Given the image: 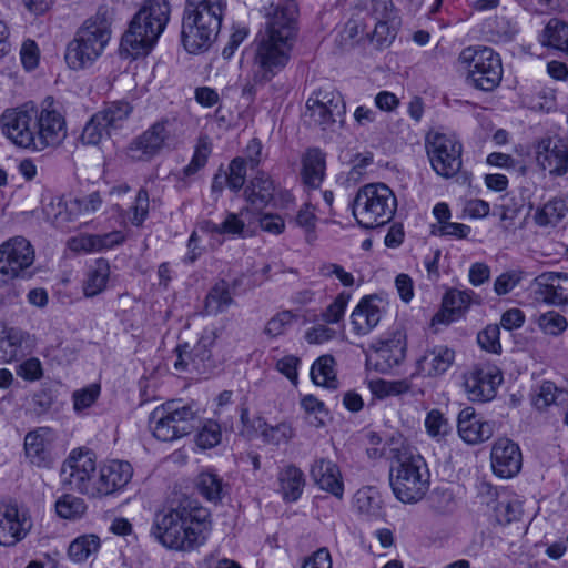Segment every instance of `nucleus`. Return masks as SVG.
Instances as JSON below:
<instances>
[{
	"mask_svg": "<svg viewBox=\"0 0 568 568\" xmlns=\"http://www.w3.org/2000/svg\"><path fill=\"white\" fill-rule=\"evenodd\" d=\"M459 62L467 72V81L476 89L491 91L501 81V60L491 48L468 47L462 51Z\"/></svg>",
	"mask_w": 568,
	"mask_h": 568,
	"instance_id": "9d476101",
	"label": "nucleus"
},
{
	"mask_svg": "<svg viewBox=\"0 0 568 568\" xmlns=\"http://www.w3.org/2000/svg\"><path fill=\"white\" fill-rule=\"evenodd\" d=\"M170 122L161 120L132 140L128 146V156L133 161H150L163 149L170 136Z\"/></svg>",
	"mask_w": 568,
	"mask_h": 568,
	"instance_id": "aec40b11",
	"label": "nucleus"
},
{
	"mask_svg": "<svg viewBox=\"0 0 568 568\" xmlns=\"http://www.w3.org/2000/svg\"><path fill=\"white\" fill-rule=\"evenodd\" d=\"M471 291L450 290L443 297L442 306L444 315L447 314L446 322H452L468 308L471 302Z\"/></svg>",
	"mask_w": 568,
	"mask_h": 568,
	"instance_id": "c03bdc74",
	"label": "nucleus"
},
{
	"mask_svg": "<svg viewBox=\"0 0 568 568\" xmlns=\"http://www.w3.org/2000/svg\"><path fill=\"white\" fill-rule=\"evenodd\" d=\"M196 420L193 405L170 400L152 410L149 427L156 439L173 442L191 434L196 427Z\"/></svg>",
	"mask_w": 568,
	"mask_h": 568,
	"instance_id": "6e6552de",
	"label": "nucleus"
},
{
	"mask_svg": "<svg viewBox=\"0 0 568 568\" xmlns=\"http://www.w3.org/2000/svg\"><path fill=\"white\" fill-rule=\"evenodd\" d=\"M210 338H201L193 347L187 343L179 345L175 349L176 361L174 367L179 371L194 369L200 372L204 367L206 361L210 359L211 353L207 349Z\"/></svg>",
	"mask_w": 568,
	"mask_h": 568,
	"instance_id": "7c9ffc66",
	"label": "nucleus"
},
{
	"mask_svg": "<svg viewBox=\"0 0 568 568\" xmlns=\"http://www.w3.org/2000/svg\"><path fill=\"white\" fill-rule=\"evenodd\" d=\"M535 160L542 171L551 176H562L568 172V144L559 136H547L535 144Z\"/></svg>",
	"mask_w": 568,
	"mask_h": 568,
	"instance_id": "a211bd4d",
	"label": "nucleus"
},
{
	"mask_svg": "<svg viewBox=\"0 0 568 568\" xmlns=\"http://www.w3.org/2000/svg\"><path fill=\"white\" fill-rule=\"evenodd\" d=\"M355 509L367 519L382 516V498L374 487H363L354 496Z\"/></svg>",
	"mask_w": 568,
	"mask_h": 568,
	"instance_id": "4c0bfd02",
	"label": "nucleus"
},
{
	"mask_svg": "<svg viewBox=\"0 0 568 568\" xmlns=\"http://www.w3.org/2000/svg\"><path fill=\"white\" fill-rule=\"evenodd\" d=\"M111 39L108 21L95 16L87 19L67 45L64 59L72 70L90 68L103 53Z\"/></svg>",
	"mask_w": 568,
	"mask_h": 568,
	"instance_id": "423d86ee",
	"label": "nucleus"
},
{
	"mask_svg": "<svg viewBox=\"0 0 568 568\" xmlns=\"http://www.w3.org/2000/svg\"><path fill=\"white\" fill-rule=\"evenodd\" d=\"M397 207L393 191L384 183L362 186L353 202V214L359 225L373 229L389 222Z\"/></svg>",
	"mask_w": 568,
	"mask_h": 568,
	"instance_id": "0eeeda50",
	"label": "nucleus"
},
{
	"mask_svg": "<svg viewBox=\"0 0 568 568\" xmlns=\"http://www.w3.org/2000/svg\"><path fill=\"white\" fill-rule=\"evenodd\" d=\"M32 524L16 505L0 506V545L14 546L29 532Z\"/></svg>",
	"mask_w": 568,
	"mask_h": 568,
	"instance_id": "393cba45",
	"label": "nucleus"
},
{
	"mask_svg": "<svg viewBox=\"0 0 568 568\" xmlns=\"http://www.w3.org/2000/svg\"><path fill=\"white\" fill-rule=\"evenodd\" d=\"M233 303L232 293L227 282H217L205 298V312L209 315H217L226 311Z\"/></svg>",
	"mask_w": 568,
	"mask_h": 568,
	"instance_id": "79ce46f5",
	"label": "nucleus"
},
{
	"mask_svg": "<svg viewBox=\"0 0 568 568\" xmlns=\"http://www.w3.org/2000/svg\"><path fill=\"white\" fill-rule=\"evenodd\" d=\"M349 300L351 295L348 293H339L322 313V320L327 324L338 323L344 317Z\"/></svg>",
	"mask_w": 568,
	"mask_h": 568,
	"instance_id": "13d9d810",
	"label": "nucleus"
},
{
	"mask_svg": "<svg viewBox=\"0 0 568 568\" xmlns=\"http://www.w3.org/2000/svg\"><path fill=\"white\" fill-rule=\"evenodd\" d=\"M280 493L285 501H296L304 489L305 477L303 471L294 465L283 467L277 475Z\"/></svg>",
	"mask_w": 568,
	"mask_h": 568,
	"instance_id": "72a5a7b5",
	"label": "nucleus"
},
{
	"mask_svg": "<svg viewBox=\"0 0 568 568\" xmlns=\"http://www.w3.org/2000/svg\"><path fill=\"white\" fill-rule=\"evenodd\" d=\"M201 495L212 503L220 501L225 495L226 486L223 479L212 470L202 471L196 481Z\"/></svg>",
	"mask_w": 568,
	"mask_h": 568,
	"instance_id": "37998d69",
	"label": "nucleus"
},
{
	"mask_svg": "<svg viewBox=\"0 0 568 568\" xmlns=\"http://www.w3.org/2000/svg\"><path fill=\"white\" fill-rule=\"evenodd\" d=\"M102 205L99 192H92L82 197L70 199V209L75 220L95 213Z\"/></svg>",
	"mask_w": 568,
	"mask_h": 568,
	"instance_id": "603ef678",
	"label": "nucleus"
},
{
	"mask_svg": "<svg viewBox=\"0 0 568 568\" xmlns=\"http://www.w3.org/2000/svg\"><path fill=\"white\" fill-rule=\"evenodd\" d=\"M455 361V351L446 345H435L425 351L416 361L413 377L439 376L448 371Z\"/></svg>",
	"mask_w": 568,
	"mask_h": 568,
	"instance_id": "bb28decb",
	"label": "nucleus"
},
{
	"mask_svg": "<svg viewBox=\"0 0 568 568\" xmlns=\"http://www.w3.org/2000/svg\"><path fill=\"white\" fill-rule=\"evenodd\" d=\"M500 329L498 325H488L477 335L478 345L490 353L497 354L501 349L499 341Z\"/></svg>",
	"mask_w": 568,
	"mask_h": 568,
	"instance_id": "bf43d9fd",
	"label": "nucleus"
},
{
	"mask_svg": "<svg viewBox=\"0 0 568 568\" xmlns=\"http://www.w3.org/2000/svg\"><path fill=\"white\" fill-rule=\"evenodd\" d=\"M150 207L149 193L145 189H140L135 195L134 202L125 211L124 216L134 226H141L148 219Z\"/></svg>",
	"mask_w": 568,
	"mask_h": 568,
	"instance_id": "3c124183",
	"label": "nucleus"
},
{
	"mask_svg": "<svg viewBox=\"0 0 568 568\" xmlns=\"http://www.w3.org/2000/svg\"><path fill=\"white\" fill-rule=\"evenodd\" d=\"M425 427L429 436L439 437L448 432V423L438 409L430 410L425 419Z\"/></svg>",
	"mask_w": 568,
	"mask_h": 568,
	"instance_id": "e2e57ef3",
	"label": "nucleus"
},
{
	"mask_svg": "<svg viewBox=\"0 0 568 568\" xmlns=\"http://www.w3.org/2000/svg\"><path fill=\"white\" fill-rule=\"evenodd\" d=\"M387 303L378 295L363 297L351 314V325L356 335H367L386 313Z\"/></svg>",
	"mask_w": 568,
	"mask_h": 568,
	"instance_id": "5701e85b",
	"label": "nucleus"
},
{
	"mask_svg": "<svg viewBox=\"0 0 568 568\" xmlns=\"http://www.w3.org/2000/svg\"><path fill=\"white\" fill-rule=\"evenodd\" d=\"M430 474L425 459L407 450L399 452L389 470V484L395 497L405 504L422 500L429 489Z\"/></svg>",
	"mask_w": 568,
	"mask_h": 568,
	"instance_id": "39448f33",
	"label": "nucleus"
},
{
	"mask_svg": "<svg viewBox=\"0 0 568 568\" xmlns=\"http://www.w3.org/2000/svg\"><path fill=\"white\" fill-rule=\"evenodd\" d=\"M394 17L390 19H384L376 21L375 29L373 32L374 39L379 44L390 43L396 36L395 27L393 26Z\"/></svg>",
	"mask_w": 568,
	"mask_h": 568,
	"instance_id": "774afa93",
	"label": "nucleus"
},
{
	"mask_svg": "<svg viewBox=\"0 0 568 568\" xmlns=\"http://www.w3.org/2000/svg\"><path fill=\"white\" fill-rule=\"evenodd\" d=\"M293 42L257 33L254 40L252 61L253 81L267 83L287 65Z\"/></svg>",
	"mask_w": 568,
	"mask_h": 568,
	"instance_id": "1a4fd4ad",
	"label": "nucleus"
},
{
	"mask_svg": "<svg viewBox=\"0 0 568 568\" xmlns=\"http://www.w3.org/2000/svg\"><path fill=\"white\" fill-rule=\"evenodd\" d=\"M55 510L61 518L74 520L82 517L87 505L82 498L67 494L57 500Z\"/></svg>",
	"mask_w": 568,
	"mask_h": 568,
	"instance_id": "09e8293b",
	"label": "nucleus"
},
{
	"mask_svg": "<svg viewBox=\"0 0 568 568\" xmlns=\"http://www.w3.org/2000/svg\"><path fill=\"white\" fill-rule=\"evenodd\" d=\"M537 325L546 335L559 336L567 329L568 322L560 313L548 311L538 316Z\"/></svg>",
	"mask_w": 568,
	"mask_h": 568,
	"instance_id": "5fc2aeb1",
	"label": "nucleus"
},
{
	"mask_svg": "<svg viewBox=\"0 0 568 568\" xmlns=\"http://www.w3.org/2000/svg\"><path fill=\"white\" fill-rule=\"evenodd\" d=\"M311 477L321 489L331 493L341 499L344 494V484L338 466L332 460L320 458L311 467Z\"/></svg>",
	"mask_w": 568,
	"mask_h": 568,
	"instance_id": "c756f323",
	"label": "nucleus"
},
{
	"mask_svg": "<svg viewBox=\"0 0 568 568\" xmlns=\"http://www.w3.org/2000/svg\"><path fill=\"white\" fill-rule=\"evenodd\" d=\"M298 8L293 0H283L276 4L265 8V22L258 31L262 34H270L273 38L293 42L296 34Z\"/></svg>",
	"mask_w": 568,
	"mask_h": 568,
	"instance_id": "2eb2a0df",
	"label": "nucleus"
},
{
	"mask_svg": "<svg viewBox=\"0 0 568 568\" xmlns=\"http://www.w3.org/2000/svg\"><path fill=\"white\" fill-rule=\"evenodd\" d=\"M541 43L568 54V24L556 18L550 19L544 29Z\"/></svg>",
	"mask_w": 568,
	"mask_h": 568,
	"instance_id": "ea45409f",
	"label": "nucleus"
},
{
	"mask_svg": "<svg viewBox=\"0 0 568 568\" xmlns=\"http://www.w3.org/2000/svg\"><path fill=\"white\" fill-rule=\"evenodd\" d=\"M100 395V386L91 384L84 388L78 389L72 394L73 409L81 414L91 407Z\"/></svg>",
	"mask_w": 568,
	"mask_h": 568,
	"instance_id": "6e6d98bb",
	"label": "nucleus"
},
{
	"mask_svg": "<svg viewBox=\"0 0 568 568\" xmlns=\"http://www.w3.org/2000/svg\"><path fill=\"white\" fill-rule=\"evenodd\" d=\"M458 434L468 444H478L489 439L495 430L493 423L483 420L473 407H465L458 415Z\"/></svg>",
	"mask_w": 568,
	"mask_h": 568,
	"instance_id": "cd10ccee",
	"label": "nucleus"
},
{
	"mask_svg": "<svg viewBox=\"0 0 568 568\" xmlns=\"http://www.w3.org/2000/svg\"><path fill=\"white\" fill-rule=\"evenodd\" d=\"M342 95L334 89H320L306 102L304 121L322 131L332 130L337 116L344 113Z\"/></svg>",
	"mask_w": 568,
	"mask_h": 568,
	"instance_id": "f8f14e48",
	"label": "nucleus"
},
{
	"mask_svg": "<svg viewBox=\"0 0 568 568\" xmlns=\"http://www.w3.org/2000/svg\"><path fill=\"white\" fill-rule=\"evenodd\" d=\"M24 341V333L20 329L9 328L0 338V359L9 363L16 359L22 347Z\"/></svg>",
	"mask_w": 568,
	"mask_h": 568,
	"instance_id": "de8ad7c7",
	"label": "nucleus"
},
{
	"mask_svg": "<svg viewBox=\"0 0 568 568\" xmlns=\"http://www.w3.org/2000/svg\"><path fill=\"white\" fill-rule=\"evenodd\" d=\"M246 176V162L242 158H235L229 165V173L224 176L230 190L237 192L244 183Z\"/></svg>",
	"mask_w": 568,
	"mask_h": 568,
	"instance_id": "4d7b16f0",
	"label": "nucleus"
},
{
	"mask_svg": "<svg viewBox=\"0 0 568 568\" xmlns=\"http://www.w3.org/2000/svg\"><path fill=\"white\" fill-rule=\"evenodd\" d=\"M47 220L57 227H64L69 223L77 221L70 209V200L55 197L44 207Z\"/></svg>",
	"mask_w": 568,
	"mask_h": 568,
	"instance_id": "a18cd8bd",
	"label": "nucleus"
},
{
	"mask_svg": "<svg viewBox=\"0 0 568 568\" xmlns=\"http://www.w3.org/2000/svg\"><path fill=\"white\" fill-rule=\"evenodd\" d=\"M336 362L331 355H323L318 357L311 367L312 381L318 385L329 389L338 387L335 371Z\"/></svg>",
	"mask_w": 568,
	"mask_h": 568,
	"instance_id": "e433bc0d",
	"label": "nucleus"
},
{
	"mask_svg": "<svg viewBox=\"0 0 568 568\" xmlns=\"http://www.w3.org/2000/svg\"><path fill=\"white\" fill-rule=\"evenodd\" d=\"M293 314L288 311L282 312L273 316L265 325V334L275 337L284 333L287 325L291 324Z\"/></svg>",
	"mask_w": 568,
	"mask_h": 568,
	"instance_id": "338daca9",
	"label": "nucleus"
},
{
	"mask_svg": "<svg viewBox=\"0 0 568 568\" xmlns=\"http://www.w3.org/2000/svg\"><path fill=\"white\" fill-rule=\"evenodd\" d=\"M200 230L210 234H222L232 237H251L256 232V214L248 206L240 210L239 213L229 212L221 223L204 221Z\"/></svg>",
	"mask_w": 568,
	"mask_h": 568,
	"instance_id": "6ab92c4d",
	"label": "nucleus"
},
{
	"mask_svg": "<svg viewBox=\"0 0 568 568\" xmlns=\"http://www.w3.org/2000/svg\"><path fill=\"white\" fill-rule=\"evenodd\" d=\"M95 456L88 449H73L62 465L61 474L71 489L92 497L94 485L90 476L94 475Z\"/></svg>",
	"mask_w": 568,
	"mask_h": 568,
	"instance_id": "4468645a",
	"label": "nucleus"
},
{
	"mask_svg": "<svg viewBox=\"0 0 568 568\" xmlns=\"http://www.w3.org/2000/svg\"><path fill=\"white\" fill-rule=\"evenodd\" d=\"M407 341L402 329H395L383 334L371 344V355L367 362L375 371L386 374L400 365L406 357Z\"/></svg>",
	"mask_w": 568,
	"mask_h": 568,
	"instance_id": "ddd939ff",
	"label": "nucleus"
},
{
	"mask_svg": "<svg viewBox=\"0 0 568 568\" xmlns=\"http://www.w3.org/2000/svg\"><path fill=\"white\" fill-rule=\"evenodd\" d=\"M110 278V264L104 258H98L87 271L83 281V294L87 297H94L102 293Z\"/></svg>",
	"mask_w": 568,
	"mask_h": 568,
	"instance_id": "f704fd0d",
	"label": "nucleus"
},
{
	"mask_svg": "<svg viewBox=\"0 0 568 568\" xmlns=\"http://www.w3.org/2000/svg\"><path fill=\"white\" fill-rule=\"evenodd\" d=\"M34 257V250L27 239H9L0 245V274L7 278L18 277L33 264Z\"/></svg>",
	"mask_w": 568,
	"mask_h": 568,
	"instance_id": "dca6fc26",
	"label": "nucleus"
},
{
	"mask_svg": "<svg viewBox=\"0 0 568 568\" xmlns=\"http://www.w3.org/2000/svg\"><path fill=\"white\" fill-rule=\"evenodd\" d=\"M132 112V106L125 101H114L108 103L101 111L97 112L102 116L109 130L121 128L123 122Z\"/></svg>",
	"mask_w": 568,
	"mask_h": 568,
	"instance_id": "49530a36",
	"label": "nucleus"
},
{
	"mask_svg": "<svg viewBox=\"0 0 568 568\" xmlns=\"http://www.w3.org/2000/svg\"><path fill=\"white\" fill-rule=\"evenodd\" d=\"M532 287L544 303L568 306V273L544 272L534 280Z\"/></svg>",
	"mask_w": 568,
	"mask_h": 568,
	"instance_id": "4be33fe9",
	"label": "nucleus"
},
{
	"mask_svg": "<svg viewBox=\"0 0 568 568\" xmlns=\"http://www.w3.org/2000/svg\"><path fill=\"white\" fill-rule=\"evenodd\" d=\"M560 396H562V390H559L554 383L545 382L540 386L535 404L541 409L557 403Z\"/></svg>",
	"mask_w": 568,
	"mask_h": 568,
	"instance_id": "69168bd1",
	"label": "nucleus"
},
{
	"mask_svg": "<svg viewBox=\"0 0 568 568\" xmlns=\"http://www.w3.org/2000/svg\"><path fill=\"white\" fill-rule=\"evenodd\" d=\"M491 468L500 478H511L517 475L523 465L519 446L508 438H498L491 448Z\"/></svg>",
	"mask_w": 568,
	"mask_h": 568,
	"instance_id": "b1692460",
	"label": "nucleus"
},
{
	"mask_svg": "<svg viewBox=\"0 0 568 568\" xmlns=\"http://www.w3.org/2000/svg\"><path fill=\"white\" fill-rule=\"evenodd\" d=\"M301 180L310 189H318L326 175V153L317 146L307 148L301 156Z\"/></svg>",
	"mask_w": 568,
	"mask_h": 568,
	"instance_id": "c85d7f7f",
	"label": "nucleus"
},
{
	"mask_svg": "<svg viewBox=\"0 0 568 568\" xmlns=\"http://www.w3.org/2000/svg\"><path fill=\"white\" fill-rule=\"evenodd\" d=\"M210 152L207 143H199L190 163L178 173L179 180L187 184L191 178L205 166Z\"/></svg>",
	"mask_w": 568,
	"mask_h": 568,
	"instance_id": "8fccbe9b",
	"label": "nucleus"
},
{
	"mask_svg": "<svg viewBox=\"0 0 568 568\" xmlns=\"http://www.w3.org/2000/svg\"><path fill=\"white\" fill-rule=\"evenodd\" d=\"M101 548V539L94 534H85L71 541L68 555L73 562L80 564L97 556Z\"/></svg>",
	"mask_w": 568,
	"mask_h": 568,
	"instance_id": "c9c22d12",
	"label": "nucleus"
},
{
	"mask_svg": "<svg viewBox=\"0 0 568 568\" xmlns=\"http://www.w3.org/2000/svg\"><path fill=\"white\" fill-rule=\"evenodd\" d=\"M225 0H186L182 21V42L190 53L210 48L221 28Z\"/></svg>",
	"mask_w": 568,
	"mask_h": 568,
	"instance_id": "7ed1b4c3",
	"label": "nucleus"
},
{
	"mask_svg": "<svg viewBox=\"0 0 568 568\" xmlns=\"http://www.w3.org/2000/svg\"><path fill=\"white\" fill-rule=\"evenodd\" d=\"M102 116L97 113L91 116L83 128L81 141L87 145H98L105 136L110 134V130L102 121Z\"/></svg>",
	"mask_w": 568,
	"mask_h": 568,
	"instance_id": "864d4df0",
	"label": "nucleus"
},
{
	"mask_svg": "<svg viewBox=\"0 0 568 568\" xmlns=\"http://www.w3.org/2000/svg\"><path fill=\"white\" fill-rule=\"evenodd\" d=\"M221 427L217 423L209 420L203 425L196 436V443L202 448H212L221 442Z\"/></svg>",
	"mask_w": 568,
	"mask_h": 568,
	"instance_id": "680f3d73",
	"label": "nucleus"
},
{
	"mask_svg": "<svg viewBox=\"0 0 568 568\" xmlns=\"http://www.w3.org/2000/svg\"><path fill=\"white\" fill-rule=\"evenodd\" d=\"M521 281L519 272H506L500 274L494 283V291L497 295H506L511 292Z\"/></svg>",
	"mask_w": 568,
	"mask_h": 568,
	"instance_id": "0e129e2a",
	"label": "nucleus"
},
{
	"mask_svg": "<svg viewBox=\"0 0 568 568\" xmlns=\"http://www.w3.org/2000/svg\"><path fill=\"white\" fill-rule=\"evenodd\" d=\"M211 532V514L196 500L155 511L150 536L166 549L191 552L203 546Z\"/></svg>",
	"mask_w": 568,
	"mask_h": 568,
	"instance_id": "f03ea898",
	"label": "nucleus"
},
{
	"mask_svg": "<svg viewBox=\"0 0 568 568\" xmlns=\"http://www.w3.org/2000/svg\"><path fill=\"white\" fill-rule=\"evenodd\" d=\"M484 33L493 42H506L517 33L516 23L505 16H496L485 21Z\"/></svg>",
	"mask_w": 568,
	"mask_h": 568,
	"instance_id": "58836bf2",
	"label": "nucleus"
},
{
	"mask_svg": "<svg viewBox=\"0 0 568 568\" xmlns=\"http://www.w3.org/2000/svg\"><path fill=\"white\" fill-rule=\"evenodd\" d=\"M432 169L442 178L455 176L462 168V143L455 135L429 132L425 140Z\"/></svg>",
	"mask_w": 568,
	"mask_h": 568,
	"instance_id": "9b49d317",
	"label": "nucleus"
},
{
	"mask_svg": "<svg viewBox=\"0 0 568 568\" xmlns=\"http://www.w3.org/2000/svg\"><path fill=\"white\" fill-rule=\"evenodd\" d=\"M54 433L49 427H38L24 437V453L29 462L38 467L51 465Z\"/></svg>",
	"mask_w": 568,
	"mask_h": 568,
	"instance_id": "a878e982",
	"label": "nucleus"
},
{
	"mask_svg": "<svg viewBox=\"0 0 568 568\" xmlns=\"http://www.w3.org/2000/svg\"><path fill=\"white\" fill-rule=\"evenodd\" d=\"M1 131L14 145L32 151L59 146L67 136L64 116L52 99L41 108L26 103L7 109L0 116Z\"/></svg>",
	"mask_w": 568,
	"mask_h": 568,
	"instance_id": "f257e3e1",
	"label": "nucleus"
},
{
	"mask_svg": "<svg viewBox=\"0 0 568 568\" xmlns=\"http://www.w3.org/2000/svg\"><path fill=\"white\" fill-rule=\"evenodd\" d=\"M568 214V199L554 197L536 213V222L540 226L556 225Z\"/></svg>",
	"mask_w": 568,
	"mask_h": 568,
	"instance_id": "a19ab883",
	"label": "nucleus"
},
{
	"mask_svg": "<svg viewBox=\"0 0 568 568\" xmlns=\"http://www.w3.org/2000/svg\"><path fill=\"white\" fill-rule=\"evenodd\" d=\"M242 422L255 430L261 433V437L267 444L281 445L288 443L294 436V429L291 424L282 422L277 425H268L262 417H256L252 422L247 418V413L244 410L241 415Z\"/></svg>",
	"mask_w": 568,
	"mask_h": 568,
	"instance_id": "2f4dec72",
	"label": "nucleus"
},
{
	"mask_svg": "<svg viewBox=\"0 0 568 568\" xmlns=\"http://www.w3.org/2000/svg\"><path fill=\"white\" fill-rule=\"evenodd\" d=\"M132 466L128 462L110 460L98 471V484L91 498H100L122 490L131 480Z\"/></svg>",
	"mask_w": 568,
	"mask_h": 568,
	"instance_id": "412c9836",
	"label": "nucleus"
},
{
	"mask_svg": "<svg viewBox=\"0 0 568 568\" xmlns=\"http://www.w3.org/2000/svg\"><path fill=\"white\" fill-rule=\"evenodd\" d=\"M359 6L376 21L390 19L394 14L392 0H361Z\"/></svg>",
	"mask_w": 568,
	"mask_h": 568,
	"instance_id": "052dcab7",
	"label": "nucleus"
},
{
	"mask_svg": "<svg viewBox=\"0 0 568 568\" xmlns=\"http://www.w3.org/2000/svg\"><path fill=\"white\" fill-rule=\"evenodd\" d=\"M169 18L170 6L166 0H149L135 13L129 30L123 34L122 50L133 58L146 54L165 29Z\"/></svg>",
	"mask_w": 568,
	"mask_h": 568,
	"instance_id": "20e7f679",
	"label": "nucleus"
},
{
	"mask_svg": "<svg viewBox=\"0 0 568 568\" xmlns=\"http://www.w3.org/2000/svg\"><path fill=\"white\" fill-rule=\"evenodd\" d=\"M274 181L265 173H258L244 190L246 201L255 209L266 207L274 199Z\"/></svg>",
	"mask_w": 568,
	"mask_h": 568,
	"instance_id": "473e14b6",
	"label": "nucleus"
},
{
	"mask_svg": "<svg viewBox=\"0 0 568 568\" xmlns=\"http://www.w3.org/2000/svg\"><path fill=\"white\" fill-rule=\"evenodd\" d=\"M501 382V372L491 364L475 365L464 377L465 389L473 402L491 400Z\"/></svg>",
	"mask_w": 568,
	"mask_h": 568,
	"instance_id": "f3484780",
	"label": "nucleus"
}]
</instances>
